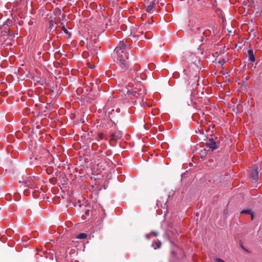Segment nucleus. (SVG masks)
Listing matches in <instances>:
<instances>
[{"label":"nucleus","mask_w":262,"mask_h":262,"mask_svg":"<svg viewBox=\"0 0 262 262\" xmlns=\"http://www.w3.org/2000/svg\"><path fill=\"white\" fill-rule=\"evenodd\" d=\"M103 139H105L104 134L102 132L99 133L97 135V140L98 141H99L102 140Z\"/></svg>","instance_id":"nucleus-14"},{"label":"nucleus","mask_w":262,"mask_h":262,"mask_svg":"<svg viewBox=\"0 0 262 262\" xmlns=\"http://www.w3.org/2000/svg\"><path fill=\"white\" fill-rule=\"evenodd\" d=\"M119 52H127L126 49V45L124 41H120L118 46L115 48L114 53H119Z\"/></svg>","instance_id":"nucleus-7"},{"label":"nucleus","mask_w":262,"mask_h":262,"mask_svg":"<svg viewBox=\"0 0 262 262\" xmlns=\"http://www.w3.org/2000/svg\"><path fill=\"white\" fill-rule=\"evenodd\" d=\"M120 138V135L119 134H117V133H112L111 134V140L117 141Z\"/></svg>","instance_id":"nucleus-12"},{"label":"nucleus","mask_w":262,"mask_h":262,"mask_svg":"<svg viewBox=\"0 0 262 262\" xmlns=\"http://www.w3.org/2000/svg\"><path fill=\"white\" fill-rule=\"evenodd\" d=\"M139 33H141V34H143V31H141V32H140V31L139 30Z\"/></svg>","instance_id":"nucleus-22"},{"label":"nucleus","mask_w":262,"mask_h":262,"mask_svg":"<svg viewBox=\"0 0 262 262\" xmlns=\"http://www.w3.org/2000/svg\"><path fill=\"white\" fill-rule=\"evenodd\" d=\"M61 24L62 25V30H63V31L64 32V33L67 34H69V31L66 28L64 25H63V23H61Z\"/></svg>","instance_id":"nucleus-18"},{"label":"nucleus","mask_w":262,"mask_h":262,"mask_svg":"<svg viewBox=\"0 0 262 262\" xmlns=\"http://www.w3.org/2000/svg\"><path fill=\"white\" fill-rule=\"evenodd\" d=\"M117 55V62L119 64L121 69L126 70L129 67L128 53L119 52L115 53Z\"/></svg>","instance_id":"nucleus-2"},{"label":"nucleus","mask_w":262,"mask_h":262,"mask_svg":"<svg viewBox=\"0 0 262 262\" xmlns=\"http://www.w3.org/2000/svg\"><path fill=\"white\" fill-rule=\"evenodd\" d=\"M26 191H27V190H26H26H25V191H24V192H25V193H26Z\"/></svg>","instance_id":"nucleus-24"},{"label":"nucleus","mask_w":262,"mask_h":262,"mask_svg":"<svg viewBox=\"0 0 262 262\" xmlns=\"http://www.w3.org/2000/svg\"><path fill=\"white\" fill-rule=\"evenodd\" d=\"M190 29L191 32L195 35V37L198 39L199 40L202 42L206 37L208 36L210 33V31L200 27V24H191L190 26Z\"/></svg>","instance_id":"nucleus-1"},{"label":"nucleus","mask_w":262,"mask_h":262,"mask_svg":"<svg viewBox=\"0 0 262 262\" xmlns=\"http://www.w3.org/2000/svg\"><path fill=\"white\" fill-rule=\"evenodd\" d=\"M87 235L86 234L84 233H80L78 235L76 236V238H79V239H84L86 238Z\"/></svg>","instance_id":"nucleus-15"},{"label":"nucleus","mask_w":262,"mask_h":262,"mask_svg":"<svg viewBox=\"0 0 262 262\" xmlns=\"http://www.w3.org/2000/svg\"><path fill=\"white\" fill-rule=\"evenodd\" d=\"M156 0H154L151 2L149 3V4L147 6L146 8V11L147 12L150 13L153 9L154 7L156 5Z\"/></svg>","instance_id":"nucleus-10"},{"label":"nucleus","mask_w":262,"mask_h":262,"mask_svg":"<svg viewBox=\"0 0 262 262\" xmlns=\"http://www.w3.org/2000/svg\"><path fill=\"white\" fill-rule=\"evenodd\" d=\"M206 145L212 151L217 148L216 143L213 139H209L206 143Z\"/></svg>","instance_id":"nucleus-8"},{"label":"nucleus","mask_w":262,"mask_h":262,"mask_svg":"<svg viewBox=\"0 0 262 262\" xmlns=\"http://www.w3.org/2000/svg\"><path fill=\"white\" fill-rule=\"evenodd\" d=\"M89 211H89V210H86V211H85V213H86V214H88V213H89Z\"/></svg>","instance_id":"nucleus-21"},{"label":"nucleus","mask_w":262,"mask_h":262,"mask_svg":"<svg viewBox=\"0 0 262 262\" xmlns=\"http://www.w3.org/2000/svg\"><path fill=\"white\" fill-rule=\"evenodd\" d=\"M34 179L32 177H29L25 182V187L33 189L36 188V183Z\"/></svg>","instance_id":"nucleus-5"},{"label":"nucleus","mask_w":262,"mask_h":262,"mask_svg":"<svg viewBox=\"0 0 262 262\" xmlns=\"http://www.w3.org/2000/svg\"><path fill=\"white\" fill-rule=\"evenodd\" d=\"M258 167L257 165H255L254 166V168L252 170L251 172V178L252 181L253 183L256 182L258 178Z\"/></svg>","instance_id":"nucleus-6"},{"label":"nucleus","mask_w":262,"mask_h":262,"mask_svg":"<svg viewBox=\"0 0 262 262\" xmlns=\"http://www.w3.org/2000/svg\"><path fill=\"white\" fill-rule=\"evenodd\" d=\"M249 60L251 62H254L255 61V56L253 54V50L250 49L248 51Z\"/></svg>","instance_id":"nucleus-11"},{"label":"nucleus","mask_w":262,"mask_h":262,"mask_svg":"<svg viewBox=\"0 0 262 262\" xmlns=\"http://www.w3.org/2000/svg\"><path fill=\"white\" fill-rule=\"evenodd\" d=\"M216 261L217 262H225L224 260H223V259H221V258H217L216 259Z\"/></svg>","instance_id":"nucleus-20"},{"label":"nucleus","mask_w":262,"mask_h":262,"mask_svg":"<svg viewBox=\"0 0 262 262\" xmlns=\"http://www.w3.org/2000/svg\"><path fill=\"white\" fill-rule=\"evenodd\" d=\"M191 67L193 69H196L195 71V73H194L193 78L189 82V84L191 85V87L192 89L195 88L198 85V82L199 81V77L198 76V74L199 73V68L194 63H192L191 64Z\"/></svg>","instance_id":"nucleus-4"},{"label":"nucleus","mask_w":262,"mask_h":262,"mask_svg":"<svg viewBox=\"0 0 262 262\" xmlns=\"http://www.w3.org/2000/svg\"><path fill=\"white\" fill-rule=\"evenodd\" d=\"M152 34L149 33V32H146L145 33V37L147 39H149V38H151V37H152Z\"/></svg>","instance_id":"nucleus-17"},{"label":"nucleus","mask_w":262,"mask_h":262,"mask_svg":"<svg viewBox=\"0 0 262 262\" xmlns=\"http://www.w3.org/2000/svg\"><path fill=\"white\" fill-rule=\"evenodd\" d=\"M243 249H244L245 251H248V250H247L245 249V248H244L243 247Z\"/></svg>","instance_id":"nucleus-23"},{"label":"nucleus","mask_w":262,"mask_h":262,"mask_svg":"<svg viewBox=\"0 0 262 262\" xmlns=\"http://www.w3.org/2000/svg\"><path fill=\"white\" fill-rule=\"evenodd\" d=\"M86 48L89 51L91 52L92 54L95 55L97 53L99 50V47L97 46H92L91 43H88Z\"/></svg>","instance_id":"nucleus-9"},{"label":"nucleus","mask_w":262,"mask_h":262,"mask_svg":"<svg viewBox=\"0 0 262 262\" xmlns=\"http://www.w3.org/2000/svg\"><path fill=\"white\" fill-rule=\"evenodd\" d=\"M241 213H247L251 215V219H253V215L251 213V210H243L241 212Z\"/></svg>","instance_id":"nucleus-16"},{"label":"nucleus","mask_w":262,"mask_h":262,"mask_svg":"<svg viewBox=\"0 0 262 262\" xmlns=\"http://www.w3.org/2000/svg\"><path fill=\"white\" fill-rule=\"evenodd\" d=\"M53 22L52 20L50 21V28L52 29V27L53 26Z\"/></svg>","instance_id":"nucleus-19"},{"label":"nucleus","mask_w":262,"mask_h":262,"mask_svg":"<svg viewBox=\"0 0 262 262\" xmlns=\"http://www.w3.org/2000/svg\"><path fill=\"white\" fill-rule=\"evenodd\" d=\"M129 74L137 82H139L140 79H144L145 77L144 74L141 72L140 67L138 64H135L130 69Z\"/></svg>","instance_id":"nucleus-3"},{"label":"nucleus","mask_w":262,"mask_h":262,"mask_svg":"<svg viewBox=\"0 0 262 262\" xmlns=\"http://www.w3.org/2000/svg\"><path fill=\"white\" fill-rule=\"evenodd\" d=\"M161 243L159 241H156L152 243V246L155 249L159 248L161 246Z\"/></svg>","instance_id":"nucleus-13"}]
</instances>
